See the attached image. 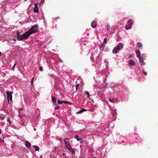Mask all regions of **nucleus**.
<instances>
[{
    "mask_svg": "<svg viewBox=\"0 0 158 158\" xmlns=\"http://www.w3.org/2000/svg\"><path fill=\"white\" fill-rule=\"evenodd\" d=\"M104 61H105V62H106V59H105V60H104Z\"/></svg>",
    "mask_w": 158,
    "mask_h": 158,
    "instance_id": "obj_40",
    "label": "nucleus"
},
{
    "mask_svg": "<svg viewBox=\"0 0 158 158\" xmlns=\"http://www.w3.org/2000/svg\"><path fill=\"white\" fill-rule=\"evenodd\" d=\"M107 29L108 31L110 29V27L108 24L107 25Z\"/></svg>",
    "mask_w": 158,
    "mask_h": 158,
    "instance_id": "obj_23",
    "label": "nucleus"
},
{
    "mask_svg": "<svg viewBox=\"0 0 158 158\" xmlns=\"http://www.w3.org/2000/svg\"><path fill=\"white\" fill-rule=\"evenodd\" d=\"M86 111V110L85 109H82L81 110L78 112H77L76 114H79L82 113L83 112Z\"/></svg>",
    "mask_w": 158,
    "mask_h": 158,
    "instance_id": "obj_12",
    "label": "nucleus"
},
{
    "mask_svg": "<svg viewBox=\"0 0 158 158\" xmlns=\"http://www.w3.org/2000/svg\"><path fill=\"white\" fill-rule=\"evenodd\" d=\"M62 155L63 156H65L66 155L64 153H62Z\"/></svg>",
    "mask_w": 158,
    "mask_h": 158,
    "instance_id": "obj_36",
    "label": "nucleus"
},
{
    "mask_svg": "<svg viewBox=\"0 0 158 158\" xmlns=\"http://www.w3.org/2000/svg\"><path fill=\"white\" fill-rule=\"evenodd\" d=\"M97 25V22L96 21L93 20L91 22V26L93 28H95L96 27Z\"/></svg>",
    "mask_w": 158,
    "mask_h": 158,
    "instance_id": "obj_8",
    "label": "nucleus"
},
{
    "mask_svg": "<svg viewBox=\"0 0 158 158\" xmlns=\"http://www.w3.org/2000/svg\"><path fill=\"white\" fill-rule=\"evenodd\" d=\"M86 94H87V96H88V97L89 98V95H90V94H89V92H88V91H86Z\"/></svg>",
    "mask_w": 158,
    "mask_h": 158,
    "instance_id": "obj_27",
    "label": "nucleus"
},
{
    "mask_svg": "<svg viewBox=\"0 0 158 158\" xmlns=\"http://www.w3.org/2000/svg\"><path fill=\"white\" fill-rule=\"evenodd\" d=\"M137 58H139L140 63L142 62L144 60L143 58L141 56H139V57H138Z\"/></svg>",
    "mask_w": 158,
    "mask_h": 158,
    "instance_id": "obj_16",
    "label": "nucleus"
},
{
    "mask_svg": "<svg viewBox=\"0 0 158 158\" xmlns=\"http://www.w3.org/2000/svg\"><path fill=\"white\" fill-rule=\"evenodd\" d=\"M7 121L9 122L10 125H11V121H10V119L8 118L7 119Z\"/></svg>",
    "mask_w": 158,
    "mask_h": 158,
    "instance_id": "obj_25",
    "label": "nucleus"
},
{
    "mask_svg": "<svg viewBox=\"0 0 158 158\" xmlns=\"http://www.w3.org/2000/svg\"><path fill=\"white\" fill-rule=\"evenodd\" d=\"M44 1H45V0H41V2L40 3V5H41V4H43V3H44Z\"/></svg>",
    "mask_w": 158,
    "mask_h": 158,
    "instance_id": "obj_28",
    "label": "nucleus"
},
{
    "mask_svg": "<svg viewBox=\"0 0 158 158\" xmlns=\"http://www.w3.org/2000/svg\"><path fill=\"white\" fill-rule=\"evenodd\" d=\"M79 85V84H77L76 85V89L77 90L78 89V86Z\"/></svg>",
    "mask_w": 158,
    "mask_h": 158,
    "instance_id": "obj_30",
    "label": "nucleus"
},
{
    "mask_svg": "<svg viewBox=\"0 0 158 158\" xmlns=\"http://www.w3.org/2000/svg\"><path fill=\"white\" fill-rule=\"evenodd\" d=\"M135 52L136 54L137 57H139V56H140V53L139 50H136L135 51Z\"/></svg>",
    "mask_w": 158,
    "mask_h": 158,
    "instance_id": "obj_13",
    "label": "nucleus"
},
{
    "mask_svg": "<svg viewBox=\"0 0 158 158\" xmlns=\"http://www.w3.org/2000/svg\"><path fill=\"white\" fill-rule=\"evenodd\" d=\"M25 146L27 148L30 149L31 147V144L29 142L26 141L25 143Z\"/></svg>",
    "mask_w": 158,
    "mask_h": 158,
    "instance_id": "obj_11",
    "label": "nucleus"
},
{
    "mask_svg": "<svg viewBox=\"0 0 158 158\" xmlns=\"http://www.w3.org/2000/svg\"><path fill=\"white\" fill-rule=\"evenodd\" d=\"M59 108V107L57 106V107H55V109H58Z\"/></svg>",
    "mask_w": 158,
    "mask_h": 158,
    "instance_id": "obj_35",
    "label": "nucleus"
},
{
    "mask_svg": "<svg viewBox=\"0 0 158 158\" xmlns=\"http://www.w3.org/2000/svg\"><path fill=\"white\" fill-rule=\"evenodd\" d=\"M107 41V39L106 38H104L103 40V44H105L106 42Z\"/></svg>",
    "mask_w": 158,
    "mask_h": 158,
    "instance_id": "obj_21",
    "label": "nucleus"
},
{
    "mask_svg": "<svg viewBox=\"0 0 158 158\" xmlns=\"http://www.w3.org/2000/svg\"><path fill=\"white\" fill-rule=\"evenodd\" d=\"M32 147L35 148V151H39V148L37 146L33 145Z\"/></svg>",
    "mask_w": 158,
    "mask_h": 158,
    "instance_id": "obj_18",
    "label": "nucleus"
},
{
    "mask_svg": "<svg viewBox=\"0 0 158 158\" xmlns=\"http://www.w3.org/2000/svg\"><path fill=\"white\" fill-rule=\"evenodd\" d=\"M67 149L72 154H74L75 152L73 148L71 146L67 148Z\"/></svg>",
    "mask_w": 158,
    "mask_h": 158,
    "instance_id": "obj_7",
    "label": "nucleus"
},
{
    "mask_svg": "<svg viewBox=\"0 0 158 158\" xmlns=\"http://www.w3.org/2000/svg\"><path fill=\"white\" fill-rule=\"evenodd\" d=\"M52 101L54 104L55 105L56 103V100L55 97H52Z\"/></svg>",
    "mask_w": 158,
    "mask_h": 158,
    "instance_id": "obj_15",
    "label": "nucleus"
},
{
    "mask_svg": "<svg viewBox=\"0 0 158 158\" xmlns=\"http://www.w3.org/2000/svg\"><path fill=\"white\" fill-rule=\"evenodd\" d=\"M12 94L13 93L9 92L8 91H6L7 99L9 102V101H11L12 100Z\"/></svg>",
    "mask_w": 158,
    "mask_h": 158,
    "instance_id": "obj_4",
    "label": "nucleus"
},
{
    "mask_svg": "<svg viewBox=\"0 0 158 158\" xmlns=\"http://www.w3.org/2000/svg\"><path fill=\"white\" fill-rule=\"evenodd\" d=\"M117 99L115 98H110V102H116L117 101Z\"/></svg>",
    "mask_w": 158,
    "mask_h": 158,
    "instance_id": "obj_17",
    "label": "nucleus"
},
{
    "mask_svg": "<svg viewBox=\"0 0 158 158\" xmlns=\"http://www.w3.org/2000/svg\"><path fill=\"white\" fill-rule=\"evenodd\" d=\"M143 73L146 76L147 75V73L145 72L143 69L142 70Z\"/></svg>",
    "mask_w": 158,
    "mask_h": 158,
    "instance_id": "obj_24",
    "label": "nucleus"
},
{
    "mask_svg": "<svg viewBox=\"0 0 158 158\" xmlns=\"http://www.w3.org/2000/svg\"><path fill=\"white\" fill-rule=\"evenodd\" d=\"M23 109L22 108H20L19 110V116L20 117V116H23L24 115V113H23Z\"/></svg>",
    "mask_w": 158,
    "mask_h": 158,
    "instance_id": "obj_9",
    "label": "nucleus"
},
{
    "mask_svg": "<svg viewBox=\"0 0 158 158\" xmlns=\"http://www.w3.org/2000/svg\"><path fill=\"white\" fill-rule=\"evenodd\" d=\"M1 119H4V118H1Z\"/></svg>",
    "mask_w": 158,
    "mask_h": 158,
    "instance_id": "obj_41",
    "label": "nucleus"
},
{
    "mask_svg": "<svg viewBox=\"0 0 158 158\" xmlns=\"http://www.w3.org/2000/svg\"><path fill=\"white\" fill-rule=\"evenodd\" d=\"M137 45L138 46L142 49V44L140 42H138L137 43Z\"/></svg>",
    "mask_w": 158,
    "mask_h": 158,
    "instance_id": "obj_19",
    "label": "nucleus"
},
{
    "mask_svg": "<svg viewBox=\"0 0 158 158\" xmlns=\"http://www.w3.org/2000/svg\"><path fill=\"white\" fill-rule=\"evenodd\" d=\"M129 64L130 66L135 65V62L134 60H130L129 61Z\"/></svg>",
    "mask_w": 158,
    "mask_h": 158,
    "instance_id": "obj_10",
    "label": "nucleus"
},
{
    "mask_svg": "<svg viewBox=\"0 0 158 158\" xmlns=\"http://www.w3.org/2000/svg\"><path fill=\"white\" fill-rule=\"evenodd\" d=\"M62 138H59V140L60 142H62Z\"/></svg>",
    "mask_w": 158,
    "mask_h": 158,
    "instance_id": "obj_32",
    "label": "nucleus"
},
{
    "mask_svg": "<svg viewBox=\"0 0 158 158\" xmlns=\"http://www.w3.org/2000/svg\"><path fill=\"white\" fill-rule=\"evenodd\" d=\"M102 46V45L101 46H100V48H101V46Z\"/></svg>",
    "mask_w": 158,
    "mask_h": 158,
    "instance_id": "obj_38",
    "label": "nucleus"
},
{
    "mask_svg": "<svg viewBox=\"0 0 158 158\" xmlns=\"http://www.w3.org/2000/svg\"><path fill=\"white\" fill-rule=\"evenodd\" d=\"M38 31V26L37 25L35 24L29 30L27 31L21 35H20V33L19 31H18L16 33L17 40H22L27 39L30 35L37 32Z\"/></svg>",
    "mask_w": 158,
    "mask_h": 158,
    "instance_id": "obj_1",
    "label": "nucleus"
},
{
    "mask_svg": "<svg viewBox=\"0 0 158 158\" xmlns=\"http://www.w3.org/2000/svg\"><path fill=\"white\" fill-rule=\"evenodd\" d=\"M75 138L77 139L78 141H79L82 139L81 138H79L78 136L77 135H76L75 136Z\"/></svg>",
    "mask_w": 158,
    "mask_h": 158,
    "instance_id": "obj_20",
    "label": "nucleus"
},
{
    "mask_svg": "<svg viewBox=\"0 0 158 158\" xmlns=\"http://www.w3.org/2000/svg\"><path fill=\"white\" fill-rule=\"evenodd\" d=\"M1 53H2L1 52H0V56H1Z\"/></svg>",
    "mask_w": 158,
    "mask_h": 158,
    "instance_id": "obj_39",
    "label": "nucleus"
},
{
    "mask_svg": "<svg viewBox=\"0 0 158 158\" xmlns=\"http://www.w3.org/2000/svg\"><path fill=\"white\" fill-rule=\"evenodd\" d=\"M13 40H14V41H15V40H15V39H14Z\"/></svg>",
    "mask_w": 158,
    "mask_h": 158,
    "instance_id": "obj_43",
    "label": "nucleus"
},
{
    "mask_svg": "<svg viewBox=\"0 0 158 158\" xmlns=\"http://www.w3.org/2000/svg\"><path fill=\"white\" fill-rule=\"evenodd\" d=\"M51 41H50L48 43V44H49L50 42Z\"/></svg>",
    "mask_w": 158,
    "mask_h": 158,
    "instance_id": "obj_42",
    "label": "nucleus"
},
{
    "mask_svg": "<svg viewBox=\"0 0 158 158\" xmlns=\"http://www.w3.org/2000/svg\"><path fill=\"white\" fill-rule=\"evenodd\" d=\"M2 133V131H1V130L0 129V134L1 133Z\"/></svg>",
    "mask_w": 158,
    "mask_h": 158,
    "instance_id": "obj_37",
    "label": "nucleus"
},
{
    "mask_svg": "<svg viewBox=\"0 0 158 158\" xmlns=\"http://www.w3.org/2000/svg\"><path fill=\"white\" fill-rule=\"evenodd\" d=\"M133 21L132 19H129L127 22V25L125 26V28L126 30H129L131 28L133 24Z\"/></svg>",
    "mask_w": 158,
    "mask_h": 158,
    "instance_id": "obj_3",
    "label": "nucleus"
},
{
    "mask_svg": "<svg viewBox=\"0 0 158 158\" xmlns=\"http://www.w3.org/2000/svg\"><path fill=\"white\" fill-rule=\"evenodd\" d=\"M64 142L65 144V146L66 148L69 147L71 146L70 142H69V139L68 138H65L64 139Z\"/></svg>",
    "mask_w": 158,
    "mask_h": 158,
    "instance_id": "obj_5",
    "label": "nucleus"
},
{
    "mask_svg": "<svg viewBox=\"0 0 158 158\" xmlns=\"http://www.w3.org/2000/svg\"><path fill=\"white\" fill-rule=\"evenodd\" d=\"M37 4L36 3H35L34 4L35 7L34 8V11L35 13H38L39 12V10L37 6Z\"/></svg>",
    "mask_w": 158,
    "mask_h": 158,
    "instance_id": "obj_6",
    "label": "nucleus"
},
{
    "mask_svg": "<svg viewBox=\"0 0 158 158\" xmlns=\"http://www.w3.org/2000/svg\"><path fill=\"white\" fill-rule=\"evenodd\" d=\"M67 102L65 101H60L59 100H58V104H61L63 103H65Z\"/></svg>",
    "mask_w": 158,
    "mask_h": 158,
    "instance_id": "obj_14",
    "label": "nucleus"
},
{
    "mask_svg": "<svg viewBox=\"0 0 158 158\" xmlns=\"http://www.w3.org/2000/svg\"><path fill=\"white\" fill-rule=\"evenodd\" d=\"M33 79H34V77H33L32 78V79L31 80V86H32V85H33V82H34Z\"/></svg>",
    "mask_w": 158,
    "mask_h": 158,
    "instance_id": "obj_22",
    "label": "nucleus"
},
{
    "mask_svg": "<svg viewBox=\"0 0 158 158\" xmlns=\"http://www.w3.org/2000/svg\"><path fill=\"white\" fill-rule=\"evenodd\" d=\"M116 113V112H115V111H114V112H113L112 113V114H114V115H115V114Z\"/></svg>",
    "mask_w": 158,
    "mask_h": 158,
    "instance_id": "obj_34",
    "label": "nucleus"
},
{
    "mask_svg": "<svg viewBox=\"0 0 158 158\" xmlns=\"http://www.w3.org/2000/svg\"><path fill=\"white\" fill-rule=\"evenodd\" d=\"M123 48V44L122 43H119L118 45L114 48L112 52L114 54H116L119 51L122 50Z\"/></svg>",
    "mask_w": 158,
    "mask_h": 158,
    "instance_id": "obj_2",
    "label": "nucleus"
},
{
    "mask_svg": "<svg viewBox=\"0 0 158 158\" xmlns=\"http://www.w3.org/2000/svg\"><path fill=\"white\" fill-rule=\"evenodd\" d=\"M94 158H96V157H94Z\"/></svg>",
    "mask_w": 158,
    "mask_h": 158,
    "instance_id": "obj_44",
    "label": "nucleus"
},
{
    "mask_svg": "<svg viewBox=\"0 0 158 158\" xmlns=\"http://www.w3.org/2000/svg\"><path fill=\"white\" fill-rule=\"evenodd\" d=\"M39 69L40 71H43V68L42 67H40Z\"/></svg>",
    "mask_w": 158,
    "mask_h": 158,
    "instance_id": "obj_29",
    "label": "nucleus"
},
{
    "mask_svg": "<svg viewBox=\"0 0 158 158\" xmlns=\"http://www.w3.org/2000/svg\"><path fill=\"white\" fill-rule=\"evenodd\" d=\"M66 104H69V105H70L71 104V102H67V103H65Z\"/></svg>",
    "mask_w": 158,
    "mask_h": 158,
    "instance_id": "obj_33",
    "label": "nucleus"
},
{
    "mask_svg": "<svg viewBox=\"0 0 158 158\" xmlns=\"http://www.w3.org/2000/svg\"><path fill=\"white\" fill-rule=\"evenodd\" d=\"M16 63H15L14 64V65L13 66V67H12V69H11V70H13L14 69V68H15V65H16Z\"/></svg>",
    "mask_w": 158,
    "mask_h": 158,
    "instance_id": "obj_26",
    "label": "nucleus"
},
{
    "mask_svg": "<svg viewBox=\"0 0 158 158\" xmlns=\"http://www.w3.org/2000/svg\"><path fill=\"white\" fill-rule=\"evenodd\" d=\"M140 64H141V66L142 65H144L145 64V63L144 62H143V61L141 62V63H140Z\"/></svg>",
    "mask_w": 158,
    "mask_h": 158,
    "instance_id": "obj_31",
    "label": "nucleus"
}]
</instances>
